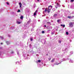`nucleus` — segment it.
<instances>
[{"instance_id": "obj_24", "label": "nucleus", "mask_w": 74, "mask_h": 74, "mask_svg": "<svg viewBox=\"0 0 74 74\" xmlns=\"http://www.w3.org/2000/svg\"><path fill=\"white\" fill-rule=\"evenodd\" d=\"M54 32H52L51 33V34H52V35H53V34H54Z\"/></svg>"}, {"instance_id": "obj_22", "label": "nucleus", "mask_w": 74, "mask_h": 74, "mask_svg": "<svg viewBox=\"0 0 74 74\" xmlns=\"http://www.w3.org/2000/svg\"><path fill=\"white\" fill-rule=\"evenodd\" d=\"M38 62H39V63L41 62V60H39L38 61Z\"/></svg>"}, {"instance_id": "obj_36", "label": "nucleus", "mask_w": 74, "mask_h": 74, "mask_svg": "<svg viewBox=\"0 0 74 74\" xmlns=\"http://www.w3.org/2000/svg\"><path fill=\"white\" fill-rule=\"evenodd\" d=\"M54 9H52V10H53Z\"/></svg>"}, {"instance_id": "obj_18", "label": "nucleus", "mask_w": 74, "mask_h": 74, "mask_svg": "<svg viewBox=\"0 0 74 74\" xmlns=\"http://www.w3.org/2000/svg\"><path fill=\"white\" fill-rule=\"evenodd\" d=\"M42 34H44V33L45 32H44V31H42Z\"/></svg>"}, {"instance_id": "obj_32", "label": "nucleus", "mask_w": 74, "mask_h": 74, "mask_svg": "<svg viewBox=\"0 0 74 74\" xmlns=\"http://www.w3.org/2000/svg\"><path fill=\"white\" fill-rule=\"evenodd\" d=\"M36 56H39V55H38V54H37V55H36Z\"/></svg>"}, {"instance_id": "obj_9", "label": "nucleus", "mask_w": 74, "mask_h": 74, "mask_svg": "<svg viewBox=\"0 0 74 74\" xmlns=\"http://www.w3.org/2000/svg\"><path fill=\"white\" fill-rule=\"evenodd\" d=\"M23 16H21L20 17V18L21 19H23Z\"/></svg>"}, {"instance_id": "obj_33", "label": "nucleus", "mask_w": 74, "mask_h": 74, "mask_svg": "<svg viewBox=\"0 0 74 74\" xmlns=\"http://www.w3.org/2000/svg\"><path fill=\"white\" fill-rule=\"evenodd\" d=\"M37 10H36L35 12H36H36H37Z\"/></svg>"}, {"instance_id": "obj_26", "label": "nucleus", "mask_w": 74, "mask_h": 74, "mask_svg": "<svg viewBox=\"0 0 74 74\" xmlns=\"http://www.w3.org/2000/svg\"><path fill=\"white\" fill-rule=\"evenodd\" d=\"M32 47V45L30 44L29 45V47H30H30Z\"/></svg>"}, {"instance_id": "obj_37", "label": "nucleus", "mask_w": 74, "mask_h": 74, "mask_svg": "<svg viewBox=\"0 0 74 74\" xmlns=\"http://www.w3.org/2000/svg\"><path fill=\"white\" fill-rule=\"evenodd\" d=\"M66 49H65V50H66Z\"/></svg>"}, {"instance_id": "obj_12", "label": "nucleus", "mask_w": 74, "mask_h": 74, "mask_svg": "<svg viewBox=\"0 0 74 74\" xmlns=\"http://www.w3.org/2000/svg\"><path fill=\"white\" fill-rule=\"evenodd\" d=\"M55 60V59H53L51 61V62H53Z\"/></svg>"}, {"instance_id": "obj_30", "label": "nucleus", "mask_w": 74, "mask_h": 74, "mask_svg": "<svg viewBox=\"0 0 74 74\" xmlns=\"http://www.w3.org/2000/svg\"><path fill=\"white\" fill-rule=\"evenodd\" d=\"M17 54L18 55H19V52H17Z\"/></svg>"}, {"instance_id": "obj_23", "label": "nucleus", "mask_w": 74, "mask_h": 74, "mask_svg": "<svg viewBox=\"0 0 74 74\" xmlns=\"http://www.w3.org/2000/svg\"><path fill=\"white\" fill-rule=\"evenodd\" d=\"M18 12H21V10H18Z\"/></svg>"}, {"instance_id": "obj_6", "label": "nucleus", "mask_w": 74, "mask_h": 74, "mask_svg": "<svg viewBox=\"0 0 74 74\" xmlns=\"http://www.w3.org/2000/svg\"><path fill=\"white\" fill-rule=\"evenodd\" d=\"M61 26H62L63 27H65V25H64L61 24Z\"/></svg>"}, {"instance_id": "obj_5", "label": "nucleus", "mask_w": 74, "mask_h": 74, "mask_svg": "<svg viewBox=\"0 0 74 74\" xmlns=\"http://www.w3.org/2000/svg\"><path fill=\"white\" fill-rule=\"evenodd\" d=\"M16 23L17 24H21V23L20 22H18V21H17Z\"/></svg>"}, {"instance_id": "obj_19", "label": "nucleus", "mask_w": 74, "mask_h": 74, "mask_svg": "<svg viewBox=\"0 0 74 74\" xmlns=\"http://www.w3.org/2000/svg\"><path fill=\"white\" fill-rule=\"evenodd\" d=\"M70 53H71V54H73V51H71Z\"/></svg>"}, {"instance_id": "obj_29", "label": "nucleus", "mask_w": 74, "mask_h": 74, "mask_svg": "<svg viewBox=\"0 0 74 74\" xmlns=\"http://www.w3.org/2000/svg\"><path fill=\"white\" fill-rule=\"evenodd\" d=\"M44 26L45 27H46V25H45Z\"/></svg>"}, {"instance_id": "obj_15", "label": "nucleus", "mask_w": 74, "mask_h": 74, "mask_svg": "<svg viewBox=\"0 0 74 74\" xmlns=\"http://www.w3.org/2000/svg\"><path fill=\"white\" fill-rule=\"evenodd\" d=\"M0 37V38H1V40H3V39L4 38L2 36H1V37Z\"/></svg>"}, {"instance_id": "obj_14", "label": "nucleus", "mask_w": 74, "mask_h": 74, "mask_svg": "<svg viewBox=\"0 0 74 74\" xmlns=\"http://www.w3.org/2000/svg\"><path fill=\"white\" fill-rule=\"evenodd\" d=\"M67 17L69 18V19H70V18H71V16H68Z\"/></svg>"}, {"instance_id": "obj_31", "label": "nucleus", "mask_w": 74, "mask_h": 74, "mask_svg": "<svg viewBox=\"0 0 74 74\" xmlns=\"http://www.w3.org/2000/svg\"><path fill=\"white\" fill-rule=\"evenodd\" d=\"M14 53L13 51H12V52L11 53Z\"/></svg>"}, {"instance_id": "obj_28", "label": "nucleus", "mask_w": 74, "mask_h": 74, "mask_svg": "<svg viewBox=\"0 0 74 74\" xmlns=\"http://www.w3.org/2000/svg\"><path fill=\"white\" fill-rule=\"evenodd\" d=\"M38 22H40V20H38Z\"/></svg>"}, {"instance_id": "obj_39", "label": "nucleus", "mask_w": 74, "mask_h": 74, "mask_svg": "<svg viewBox=\"0 0 74 74\" xmlns=\"http://www.w3.org/2000/svg\"><path fill=\"white\" fill-rule=\"evenodd\" d=\"M16 63H17V62H16Z\"/></svg>"}, {"instance_id": "obj_3", "label": "nucleus", "mask_w": 74, "mask_h": 74, "mask_svg": "<svg viewBox=\"0 0 74 74\" xmlns=\"http://www.w3.org/2000/svg\"><path fill=\"white\" fill-rule=\"evenodd\" d=\"M69 26H70V27L73 26V23L71 22L69 23Z\"/></svg>"}, {"instance_id": "obj_27", "label": "nucleus", "mask_w": 74, "mask_h": 74, "mask_svg": "<svg viewBox=\"0 0 74 74\" xmlns=\"http://www.w3.org/2000/svg\"><path fill=\"white\" fill-rule=\"evenodd\" d=\"M6 4L8 5V4H9V3L8 2H6Z\"/></svg>"}, {"instance_id": "obj_17", "label": "nucleus", "mask_w": 74, "mask_h": 74, "mask_svg": "<svg viewBox=\"0 0 74 74\" xmlns=\"http://www.w3.org/2000/svg\"><path fill=\"white\" fill-rule=\"evenodd\" d=\"M34 16H36V12H34Z\"/></svg>"}, {"instance_id": "obj_7", "label": "nucleus", "mask_w": 74, "mask_h": 74, "mask_svg": "<svg viewBox=\"0 0 74 74\" xmlns=\"http://www.w3.org/2000/svg\"><path fill=\"white\" fill-rule=\"evenodd\" d=\"M47 24H48V25H51V22H47Z\"/></svg>"}, {"instance_id": "obj_35", "label": "nucleus", "mask_w": 74, "mask_h": 74, "mask_svg": "<svg viewBox=\"0 0 74 74\" xmlns=\"http://www.w3.org/2000/svg\"><path fill=\"white\" fill-rule=\"evenodd\" d=\"M37 0L38 1H39L40 0Z\"/></svg>"}, {"instance_id": "obj_1", "label": "nucleus", "mask_w": 74, "mask_h": 74, "mask_svg": "<svg viewBox=\"0 0 74 74\" xmlns=\"http://www.w3.org/2000/svg\"><path fill=\"white\" fill-rule=\"evenodd\" d=\"M52 6L51 5H50L48 7V8H47L45 9V12H46L47 11H48V13H49L50 12V11H51V10L52 9Z\"/></svg>"}, {"instance_id": "obj_10", "label": "nucleus", "mask_w": 74, "mask_h": 74, "mask_svg": "<svg viewBox=\"0 0 74 74\" xmlns=\"http://www.w3.org/2000/svg\"><path fill=\"white\" fill-rule=\"evenodd\" d=\"M6 43L8 45V44H10V42H9L7 41L6 42Z\"/></svg>"}, {"instance_id": "obj_11", "label": "nucleus", "mask_w": 74, "mask_h": 74, "mask_svg": "<svg viewBox=\"0 0 74 74\" xmlns=\"http://www.w3.org/2000/svg\"><path fill=\"white\" fill-rule=\"evenodd\" d=\"M57 14H55L54 15V17H56V16H57Z\"/></svg>"}, {"instance_id": "obj_4", "label": "nucleus", "mask_w": 74, "mask_h": 74, "mask_svg": "<svg viewBox=\"0 0 74 74\" xmlns=\"http://www.w3.org/2000/svg\"><path fill=\"white\" fill-rule=\"evenodd\" d=\"M19 5L20 6V8H21L22 7V3H19Z\"/></svg>"}, {"instance_id": "obj_16", "label": "nucleus", "mask_w": 74, "mask_h": 74, "mask_svg": "<svg viewBox=\"0 0 74 74\" xmlns=\"http://www.w3.org/2000/svg\"><path fill=\"white\" fill-rule=\"evenodd\" d=\"M66 35H68V34H69V32H66Z\"/></svg>"}, {"instance_id": "obj_2", "label": "nucleus", "mask_w": 74, "mask_h": 74, "mask_svg": "<svg viewBox=\"0 0 74 74\" xmlns=\"http://www.w3.org/2000/svg\"><path fill=\"white\" fill-rule=\"evenodd\" d=\"M58 2H60V1H56V2H55V4H56V5H55V7L56 8H57L58 7H60V5H59V4L58 3Z\"/></svg>"}, {"instance_id": "obj_21", "label": "nucleus", "mask_w": 74, "mask_h": 74, "mask_svg": "<svg viewBox=\"0 0 74 74\" xmlns=\"http://www.w3.org/2000/svg\"><path fill=\"white\" fill-rule=\"evenodd\" d=\"M58 42H59V43H61V41H60V40H59V41H58Z\"/></svg>"}, {"instance_id": "obj_25", "label": "nucleus", "mask_w": 74, "mask_h": 74, "mask_svg": "<svg viewBox=\"0 0 74 74\" xmlns=\"http://www.w3.org/2000/svg\"><path fill=\"white\" fill-rule=\"evenodd\" d=\"M74 0H71V2H73V1H74Z\"/></svg>"}, {"instance_id": "obj_40", "label": "nucleus", "mask_w": 74, "mask_h": 74, "mask_svg": "<svg viewBox=\"0 0 74 74\" xmlns=\"http://www.w3.org/2000/svg\"><path fill=\"white\" fill-rule=\"evenodd\" d=\"M58 64H59V63Z\"/></svg>"}, {"instance_id": "obj_38", "label": "nucleus", "mask_w": 74, "mask_h": 74, "mask_svg": "<svg viewBox=\"0 0 74 74\" xmlns=\"http://www.w3.org/2000/svg\"><path fill=\"white\" fill-rule=\"evenodd\" d=\"M43 9H44V8H42V9L43 10Z\"/></svg>"}, {"instance_id": "obj_8", "label": "nucleus", "mask_w": 74, "mask_h": 74, "mask_svg": "<svg viewBox=\"0 0 74 74\" xmlns=\"http://www.w3.org/2000/svg\"><path fill=\"white\" fill-rule=\"evenodd\" d=\"M69 62H70V63H73V61L71 60H70L69 61Z\"/></svg>"}, {"instance_id": "obj_20", "label": "nucleus", "mask_w": 74, "mask_h": 74, "mask_svg": "<svg viewBox=\"0 0 74 74\" xmlns=\"http://www.w3.org/2000/svg\"><path fill=\"white\" fill-rule=\"evenodd\" d=\"M30 40H31V41H33V38H30Z\"/></svg>"}, {"instance_id": "obj_34", "label": "nucleus", "mask_w": 74, "mask_h": 74, "mask_svg": "<svg viewBox=\"0 0 74 74\" xmlns=\"http://www.w3.org/2000/svg\"><path fill=\"white\" fill-rule=\"evenodd\" d=\"M1 45H2V44H3V43H1Z\"/></svg>"}, {"instance_id": "obj_13", "label": "nucleus", "mask_w": 74, "mask_h": 74, "mask_svg": "<svg viewBox=\"0 0 74 74\" xmlns=\"http://www.w3.org/2000/svg\"><path fill=\"white\" fill-rule=\"evenodd\" d=\"M61 21V20H57L58 22H60Z\"/></svg>"}]
</instances>
